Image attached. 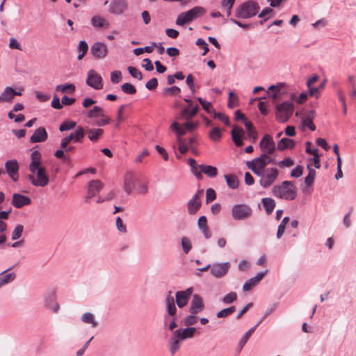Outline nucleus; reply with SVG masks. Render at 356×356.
I'll use <instances>...</instances> for the list:
<instances>
[{
	"label": "nucleus",
	"instance_id": "f257e3e1",
	"mask_svg": "<svg viewBox=\"0 0 356 356\" xmlns=\"http://www.w3.org/2000/svg\"><path fill=\"white\" fill-rule=\"evenodd\" d=\"M196 328L194 327H188L184 329H177L172 333V336L168 341L169 350L172 355H174L180 348V342L186 339H191L194 337Z\"/></svg>",
	"mask_w": 356,
	"mask_h": 356
},
{
	"label": "nucleus",
	"instance_id": "f03ea898",
	"mask_svg": "<svg viewBox=\"0 0 356 356\" xmlns=\"http://www.w3.org/2000/svg\"><path fill=\"white\" fill-rule=\"evenodd\" d=\"M260 9L259 3L253 0L243 2L236 9L235 16L239 19H250L254 17Z\"/></svg>",
	"mask_w": 356,
	"mask_h": 356
},
{
	"label": "nucleus",
	"instance_id": "7ed1b4c3",
	"mask_svg": "<svg viewBox=\"0 0 356 356\" xmlns=\"http://www.w3.org/2000/svg\"><path fill=\"white\" fill-rule=\"evenodd\" d=\"M272 192L275 197L286 200H293L297 195L296 187L291 181H284L281 185L275 186Z\"/></svg>",
	"mask_w": 356,
	"mask_h": 356
},
{
	"label": "nucleus",
	"instance_id": "20e7f679",
	"mask_svg": "<svg viewBox=\"0 0 356 356\" xmlns=\"http://www.w3.org/2000/svg\"><path fill=\"white\" fill-rule=\"evenodd\" d=\"M252 209L246 204H236L231 209L232 217L234 220H245L252 215Z\"/></svg>",
	"mask_w": 356,
	"mask_h": 356
},
{
	"label": "nucleus",
	"instance_id": "39448f33",
	"mask_svg": "<svg viewBox=\"0 0 356 356\" xmlns=\"http://www.w3.org/2000/svg\"><path fill=\"white\" fill-rule=\"evenodd\" d=\"M293 112V104L286 101L276 106V118L282 123L287 122Z\"/></svg>",
	"mask_w": 356,
	"mask_h": 356
},
{
	"label": "nucleus",
	"instance_id": "423d86ee",
	"mask_svg": "<svg viewBox=\"0 0 356 356\" xmlns=\"http://www.w3.org/2000/svg\"><path fill=\"white\" fill-rule=\"evenodd\" d=\"M279 175L278 170L275 168H270L266 170L262 179L259 180V184L264 188L271 186Z\"/></svg>",
	"mask_w": 356,
	"mask_h": 356
},
{
	"label": "nucleus",
	"instance_id": "0eeeda50",
	"mask_svg": "<svg viewBox=\"0 0 356 356\" xmlns=\"http://www.w3.org/2000/svg\"><path fill=\"white\" fill-rule=\"evenodd\" d=\"M86 84L95 90H100L103 88V79L95 70H90L87 74Z\"/></svg>",
	"mask_w": 356,
	"mask_h": 356
},
{
	"label": "nucleus",
	"instance_id": "6e6552de",
	"mask_svg": "<svg viewBox=\"0 0 356 356\" xmlns=\"http://www.w3.org/2000/svg\"><path fill=\"white\" fill-rule=\"evenodd\" d=\"M259 147L263 154H273L276 149L275 144L271 136L266 134L259 143Z\"/></svg>",
	"mask_w": 356,
	"mask_h": 356
},
{
	"label": "nucleus",
	"instance_id": "1a4fd4ad",
	"mask_svg": "<svg viewBox=\"0 0 356 356\" xmlns=\"http://www.w3.org/2000/svg\"><path fill=\"white\" fill-rule=\"evenodd\" d=\"M104 187V184L99 179L90 181L88 184L87 195L85 197L86 202H89L92 197L96 195Z\"/></svg>",
	"mask_w": 356,
	"mask_h": 356
},
{
	"label": "nucleus",
	"instance_id": "9d476101",
	"mask_svg": "<svg viewBox=\"0 0 356 356\" xmlns=\"http://www.w3.org/2000/svg\"><path fill=\"white\" fill-rule=\"evenodd\" d=\"M193 291V287H189L184 291H178L175 293L176 303L179 308L185 307L189 300Z\"/></svg>",
	"mask_w": 356,
	"mask_h": 356
},
{
	"label": "nucleus",
	"instance_id": "9b49d317",
	"mask_svg": "<svg viewBox=\"0 0 356 356\" xmlns=\"http://www.w3.org/2000/svg\"><path fill=\"white\" fill-rule=\"evenodd\" d=\"M128 8L127 0H113L111 2L108 12L115 15H122Z\"/></svg>",
	"mask_w": 356,
	"mask_h": 356
},
{
	"label": "nucleus",
	"instance_id": "f8f14e48",
	"mask_svg": "<svg viewBox=\"0 0 356 356\" xmlns=\"http://www.w3.org/2000/svg\"><path fill=\"white\" fill-rule=\"evenodd\" d=\"M229 267V262L214 264L211 266V274L216 278H221L227 273Z\"/></svg>",
	"mask_w": 356,
	"mask_h": 356
},
{
	"label": "nucleus",
	"instance_id": "ddd939ff",
	"mask_svg": "<svg viewBox=\"0 0 356 356\" xmlns=\"http://www.w3.org/2000/svg\"><path fill=\"white\" fill-rule=\"evenodd\" d=\"M165 305L168 315L164 316V324L166 325L169 316H175L177 314V307L175 306V301L172 296V291H169L166 296Z\"/></svg>",
	"mask_w": 356,
	"mask_h": 356
},
{
	"label": "nucleus",
	"instance_id": "4468645a",
	"mask_svg": "<svg viewBox=\"0 0 356 356\" xmlns=\"http://www.w3.org/2000/svg\"><path fill=\"white\" fill-rule=\"evenodd\" d=\"M204 309V304L202 298L197 294L192 295V300L190 304L189 312L191 314H198Z\"/></svg>",
	"mask_w": 356,
	"mask_h": 356
},
{
	"label": "nucleus",
	"instance_id": "2eb2a0df",
	"mask_svg": "<svg viewBox=\"0 0 356 356\" xmlns=\"http://www.w3.org/2000/svg\"><path fill=\"white\" fill-rule=\"evenodd\" d=\"M31 172L33 174L36 173L37 187H44L49 184V179L44 167L39 166L37 168V169H35L34 171Z\"/></svg>",
	"mask_w": 356,
	"mask_h": 356
},
{
	"label": "nucleus",
	"instance_id": "dca6fc26",
	"mask_svg": "<svg viewBox=\"0 0 356 356\" xmlns=\"http://www.w3.org/2000/svg\"><path fill=\"white\" fill-rule=\"evenodd\" d=\"M31 200L28 196L19 193H14L13 195L11 204L17 209H21L24 206L31 204Z\"/></svg>",
	"mask_w": 356,
	"mask_h": 356
},
{
	"label": "nucleus",
	"instance_id": "f3484780",
	"mask_svg": "<svg viewBox=\"0 0 356 356\" xmlns=\"http://www.w3.org/2000/svg\"><path fill=\"white\" fill-rule=\"evenodd\" d=\"M90 52L97 58H104L107 54V47L103 42H96L91 46Z\"/></svg>",
	"mask_w": 356,
	"mask_h": 356
},
{
	"label": "nucleus",
	"instance_id": "a211bd4d",
	"mask_svg": "<svg viewBox=\"0 0 356 356\" xmlns=\"http://www.w3.org/2000/svg\"><path fill=\"white\" fill-rule=\"evenodd\" d=\"M5 168L9 177L16 181L18 179L19 165L17 160H9L5 163Z\"/></svg>",
	"mask_w": 356,
	"mask_h": 356
},
{
	"label": "nucleus",
	"instance_id": "6ab92c4d",
	"mask_svg": "<svg viewBox=\"0 0 356 356\" xmlns=\"http://www.w3.org/2000/svg\"><path fill=\"white\" fill-rule=\"evenodd\" d=\"M22 92L17 91L10 86H7L0 95V101L11 103L15 96H21Z\"/></svg>",
	"mask_w": 356,
	"mask_h": 356
},
{
	"label": "nucleus",
	"instance_id": "aec40b11",
	"mask_svg": "<svg viewBox=\"0 0 356 356\" xmlns=\"http://www.w3.org/2000/svg\"><path fill=\"white\" fill-rule=\"evenodd\" d=\"M267 272V270L259 272L256 276L247 280L243 285V290L244 291H249L252 290V288H254L259 283V282L263 279Z\"/></svg>",
	"mask_w": 356,
	"mask_h": 356
},
{
	"label": "nucleus",
	"instance_id": "412c9836",
	"mask_svg": "<svg viewBox=\"0 0 356 356\" xmlns=\"http://www.w3.org/2000/svg\"><path fill=\"white\" fill-rule=\"evenodd\" d=\"M48 134L46 129L40 127L35 130L33 134L30 138V142L32 143H42L47 140Z\"/></svg>",
	"mask_w": 356,
	"mask_h": 356
},
{
	"label": "nucleus",
	"instance_id": "4be33fe9",
	"mask_svg": "<svg viewBox=\"0 0 356 356\" xmlns=\"http://www.w3.org/2000/svg\"><path fill=\"white\" fill-rule=\"evenodd\" d=\"M136 178L131 172H128L125 174L124 178V190L127 195L131 193L134 187L135 186Z\"/></svg>",
	"mask_w": 356,
	"mask_h": 356
},
{
	"label": "nucleus",
	"instance_id": "5701e85b",
	"mask_svg": "<svg viewBox=\"0 0 356 356\" xmlns=\"http://www.w3.org/2000/svg\"><path fill=\"white\" fill-rule=\"evenodd\" d=\"M231 135L232 140L236 147L243 145V143L241 137L245 135V131L241 127L234 126L231 131Z\"/></svg>",
	"mask_w": 356,
	"mask_h": 356
},
{
	"label": "nucleus",
	"instance_id": "b1692460",
	"mask_svg": "<svg viewBox=\"0 0 356 356\" xmlns=\"http://www.w3.org/2000/svg\"><path fill=\"white\" fill-rule=\"evenodd\" d=\"M13 266H10L8 269H6L3 272L0 273V286L2 287L4 285L11 283L16 277L15 273H6L8 271L13 269Z\"/></svg>",
	"mask_w": 356,
	"mask_h": 356
},
{
	"label": "nucleus",
	"instance_id": "393cba45",
	"mask_svg": "<svg viewBox=\"0 0 356 356\" xmlns=\"http://www.w3.org/2000/svg\"><path fill=\"white\" fill-rule=\"evenodd\" d=\"M204 13L205 9L201 6H195L189 10L184 12V14L189 22L203 15Z\"/></svg>",
	"mask_w": 356,
	"mask_h": 356
},
{
	"label": "nucleus",
	"instance_id": "a878e982",
	"mask_svg": "<svg viewBox=\"0 0 356 356\" xmlns=\"http://www.w3.org/2000/svg\"><path fill=\"white\" fill-rule=\"evenodd\" d=\"M270 154H262L260 156L254 159L255 163L261 168H265L266 166L269 163H275V160L271 158L269 155Z\"/></svg>",
	"mask_w": 356,
	"mask_h": 356
},
{
	"label": "nucleus",
	"instance_id": "bb28decb",
	"mask_svg": "<svg viewBox=\"0 0 356 356\" xmlns=\"http://www.w3.org/2000/svg\"><path fill=\"white\" fill-rule=\"evenodd\" d=\"M296 146V142L289 138H282L277 143V149L279 151H284L285 149H292Z\"/></svg>",
	"mask_w": 356,
	"mask_h": 356
},
{
	"label": "nucleus",
	"instance_id": "cd10ccee",
	"mask_svg": "<svg viewBox=\"0 0 356 356\" xmlns=\"http://www.w3.org/2000/svg\"><path fill=\"white\" fill-rule=\"evenodd\" d=\"M200 107L198 105H195L193 107L186 106L181 111V116L186 120H189L197 115Z\"/></svg>",
	"mask_w": 356,
	"mask_h": 356
},
{
	"label": "nucleus",
	"instance_id": "c85d7f7f",
	"mask_svg": "<svg viewBox=\"0 0 356 356\" xmlns=\"http://www.w3.org/2000/svg\"><path fill=\"white\" fill-rule=\"evenodd\" d=\"M41 154L38 150H34L31 154V161L29 164V168L31 172H33L35 169L40 165Z\"/></svg>",
	"mask_w": 356,
	"mask_h": 356
},
{
	"label": "nucleus",
	"instance_id": "c756f323",
	"mask_svg": "<svg viewBox=\"0 0 356 356\" xmlns=\"http://www.w3.org/2000/svg\"><path fill=\"white\" fill-rule=\"evenodd\" d=\"M45 305L51 309L54 313L59 311V305L56 302L55 295L54 293L49 294L45 297Z\"/></svg>",
	"mask_w": 356,
	"mask_h": 356
},
{
	"label": "nucleus",
	"instance_id": "7c9ffc66",
	"mask_svg": "<svg viewBox=\"0 0 356 356\" xmlns=\"http://www.w3.org/2000/svg\"><path fill=\"white\" fill-rule=\"evenodd\" d=\"M261 202L263 204L266 214L270 215L275 207V200L270 197H264L262 198Z\"/></svg>",
	"mask_w": 356,
	"mask_h": 356
},
{
	"label": "nucleus",
	"instance_id": "2f4dec72",
	"mask_svg": "<svg viewBox=\"0 0 356 356\" xmlns=\"http://www.w3.org/2000/svg\"><path fill=\"white\" fill-rule=\"evenodd\" d=\"M200 170L203 172L207 176L210 178H213L218 175V170L216 167L209 165L201 164L200 165Z\"/></svg>",
	"mask_w": 356,
	"mask_h": 356
},
{
	"label": "nucleus",
	"instance_id": "473e14b6",
	"mask_svg": "<svg viewBox=\"0 0 356 356\" xmlns=\"http://www.w3.org/2000/svg\"><path fill=\"white\" fill-rule=\"evenodd\" d=\"M91 24L95 28H108V22L103 17L95 15L91 18Z\"/></svg>",
	"mask_w": 356,
	"mask_h": 356
},
{
	"label": "nucleus",
	"instance_id": "72a5a7b5",
	"mask_svg": "<svg viewBox=\"0 0 356 356\" xmlns=\"http://www.w3.org/2000/svg\"><path fill=\"white\" fill-rule=\"evenodd\" d=\"M87 134L88 139L91 142L95 143L103 135L104 130L102 129H88Z\"/></svg>",
	"mask_w": 356,
	"mask_h": 356
},
{
	"label": "nucleus",
	"instance_id": "f704fd0d",
	"mask_svg": "<svg viewBox=\"0 0 356 356\" xmlns=\"http://www.w3.org/2000/svg\"><path fill=\"white\" fill-rule=\"evenodd\" d=\"M224 178L227 186L231 189H236L238 186V179L235 175H225Z\"/></svg>",
	"mask_w": 356,
	"mask_h": 356
},
{
	"label": "nucleus",
	"instance_id": "c9c22d12",
	"mask_svg": "<svg viewBox=\"0 0 356 356\" xmlns=\"http://www.w3.org/2000/svg\"><path fill=\"white\" fill-rule=\"evenodd\" d=\"M254 332V329H250L248 331H247L244 335L242 337V338L240 339L238 346L236 348V353L239 354L243 349L245 344L247 343L248 339H250L252 334Z\"/></svg>",
	"mask_w": 356,
	"mask_h": 356
},
{
	"label": "nucleus",
	"instance_id": "e433bc0d",
	"mask_svg": "<svg viewBox=\"0 0 356 356\" xmlns=\"http://www.w3.org/2000/svg\"><path fill=\"white\" fill-rule=\"evenodd\" d=\"M201 204H202L200 201H196L191 199L187 204L188 213L190 215L195 214L200 209Z\"/></svg>",
	"mask_w": 356,
	"mask_h": 356
},
{
	"label": "nucleus",
	"instance_id": "4c0bfd02",
	"mask_svg": "<svg viewBox=\"0 0 356 356\" xmlns=\"http://www.w3.org/2000/svg\"><path fill=\"white\" fill-rule=\"evenodd\" d=\"M75 86L73 83H65L56 86V90L61 92L73 93L75 91Z\"/></svg>",
	"mask_w": 356,
	"mask_h": 356
},
{
	"label": "nucleus",
	"instance_id": "58836bf2",
	"mask_svg": "<svg viewBox=\"0 0 356 356\" xmlns=\"http://www.w3.org/2000/svg\"><path fill=\"white\" fill-rule=\"evenodd\" d=\"M81 321L85 323L91 324L92 327L97 326L98 323L95 319V316L92 313H84L81 316Z\"/></svg>",
	"mask_w": 356,
	"mask_h": 356
},
{
	"label": "nucleus",
	"instance_id": "ea45409f",
	"mask_svg": "<svg viewBox=\"0 0 356 356\" xmlns=\"http://www.w3.org/2000/svg\"><path fill=\"white\" fill-rule=\"evenodd\" d=\"M77 50L79 52V54L77 56V59L79 60L83 59L86 54L88 50V45L85 40H81L79 42Z\"/></svg>",
	"mask_w": 356,
	"mask_h": 356
},
{
	"label": "nucleus",
	"instance_id": "a19ab883",
	"mask_svg": "<svg viewBox=\"0 0 356 356\" xmlns=\"http://www.w3.org/2000/svg\"><path fill=\"white\" fill-rule=\"evenodd\" d=\"M170 129L176 132L177 141H179V139H184L182 136L186 134V130L185 129L181 128L177 122L175 121L172 123Z\"/></svg>",
	"mask_w": 356,
	"mask_h": 356
},
{
	"label": "nucleus",
	"instance_id": "79ce46f5",
	"mask_svg": "<svg viewBox=\"0 0 356 356\" xmlns=\"http://www.w3.org/2000/svg\"><path fill=\"white\" fill-rule=\"evenodd\" d=\"M87 116L89 118H93L97 116L104 117V115L103 113V109L101 107L95 106H93L92 109L88 112Z\"/></svg>",
	"mask_w": 356,
	"mask_h": 356
},
{
	"label": "nucleus",
	"instance_id": "37998d69",
	"mask_svg": "<svg viewBox=\"0 0 356 356\" xmlns=\"http://www.w3.org/2000/svg\"><path fill=\"white\" fill-rule=\"evenodd\" d=\"M236 311L235 306H231L229 307L225 308L216 313L217 318H226L231 315Z\"/></svg>",
	"mask_w": 356,
	"mask_h": 356
},
{
	"label": "nucleus",
	"instance_id": "c03bdc74",
	"mask_svg": "<svg viewBox=\"0 0 356 356\" xmlns=\"http://www.w3.org/2000/svg\"><path fill=\"white\" fill-rule=\"evenodd\" d=\"M76 122L72 120H65L59 126V131L63 132L68 130H71L76 127Z\"/></svg>",
	"mask_w": 356,
	"mask_h": 356
},
{
	"label": "nucleus",
	"instance_id": "a18cd8bd",
	"mask_svg": "<svg viewBox=\"0 0 356 356\" xmlns=\"http://www.w3.org/2000/svg\"><path fill=\"white\" fill-rule=\"evenodd\" d=\"M122 91L127 95H134L136 92V87L130 83H124L121 86Z\"/></svg>",
	"mask_w": 356,
	"mask_h": 356
},
{
	"label": "nucleus",
	"instance_id": "49530a36",
	"mask_svg": "<svg viewBox=\"0 0 356 356\" xmlns=\"http://www.w3.org/2000/svg\"><path fill=\"white\" fill-rule=\"evenodd\" d=\"M209 137L213 141H218L222 138L220 129L218 127H213L210 131Z\"/></svg>",
	"mask_w": 356,
	"mask_h": 356
},
{
	"label": "nucleus",
	"instance_id": "de8ad7c7",
	"mask_svg": "<svg viewBox=\"0 0 356 356\" xmlns=\"http://www.w3.org/2000/svg\"><path fill=\"white\" fill-rule=\"evenodd\" d=\"M237 300L236 292H229L222 298V302L225 305H229Z\"/></svg>",
	"mask_w": 356,
	"mask_h": 356
},
{
	"label": "nucleus",
	"instance_id": "09e8293b",
	"mask_svg": "<svg viewBox=\"0 0 356 356\" xmlns=\"http://www.w3.org/2000/svg\"><path fill=\"white\" fill-rule=\"evenodd\" d=\"M181 245L183 252L188 254L192 249L191 241L187 237H182L181 240Z\"/></svg>",
	"mask_w": 356,
	"mask_h": 356
},
{
	"label": "nucleus",
	"instance_id": "8fccbe9b",
	"mask_svg": "<svg viewBox=\"0 0 356 356\" xmlns=\"http://www.w3.org/2000/svg\"><path fill=\"white\" fill-rule=\"evenodd\" d=\"M307 168L308 174L305 178V183L307 186H312V158L307 159Z\"/></svg>",
	"mask_w": 356,
	"mask_h": 356
},
{
	"label": "nucleus",
	"instance_id": "3c124183",
	"mask_svg": "<svg viewBox=\"0 0 356 356\" xmlns=\"http://www.w3.org/2000/svg\"><path fill=\"white\" fill-rule=\"evenodd\" d=\"M127 70L132 77L137 79L139 81L143 79V74L136 67L133 66H129L127 67Z\"/></svg>",
	"mask_w": 356,
	"mask_h": 356
},
{
	"label": "nucleus",
	"instance_id": "603ef678",
	"mask_svg": "<svg viewBox=\"0 0 356 356\" xmlns=\"http://www.w3.org/2000/svg\"><path fill=\"white\" fill-rule=\"evenodd\" d=\"M24 226L22 225H17L12 232L11 238L13 241L19 239L23 233Z\"/></svg>",
	"mask_w": 356,
	"mask_h": 356
},
{
	"label": "nucleus",
	"instance_id": "864d4df0",
	"mask_svg": "<svg viewBox=\"0 0 356 356\" xmlns=\"http://www.w3.org/2000/svg\"><path fill=\"white\" fill-rule=\"evenodd\" d=\"M197 314H191L190 315L185 317L184 319V324L186 326L191 327V325H195L197 321V317L196 316Z\"/></svg>",
	"mask_w": 356,
	"mask_h": 356
},
{
	"label": "nucleus",
	"instance_id": "5fc2aeb1",
	"mask_svg": "<svg viewBox=\"0 0 356 356\" xmlns=\"http://www.w3.org/2000/svg\"><path fill=\"white\" fill-rule=\"evenodd\" d=\"M213 117L215 119H218L220 121L223 122L227 126H230L229 118L228 116L225 115L224 113L215 111L213 113Z\"/></svg>",
	"mask_w": 356,
	"mask_h": 356
},
{
	"label": "nucleus",
	"instance_id": "6e6d98bb",
	"mask_svg": "<svg viewBox=\"0 0 356 356\" xmlns=\"http://www.w3.org/2000/svg\"><path fill=\"white\" fill-rule=\"evenodd\" d=\"M326 79H324L318 87L313 86V97L318 99L321 97V91L325 88Z\"/></svg>",
	"mask_w": 356,
	"mask_h": 356
},
{
	"label": "nucleus",
	"instance_id": "4d7b16f0",
	"mask_svg": "<svg viewBox=\"0 0 356 356\" xmlns=\"http://www.w3.org/2000/svg\"><path fill=\"white\" fill-rule=\"evenodd\" d=\"M74 141L75 142H81L83 138L84 137L86 133L82 127H78L76 129L75 132L73 133Z\"/></svg>",
	"mask_w": 356,
	"mask_h": 356
},
{
	"label": "nucleus",
	"instance_id": "13d9d810",
	"mask_svg": "<svg viewBox=\"0 0 356 356\" xmlns=\"http://www.w3.org/2000/svg\"><path fill=\"white\" fill-rule=\"evenodd\" d=\"M177 142L179 144V147H178L179 152L182 154H186L190 148V147L188 146L186 140L185 139H179V141H177Z\"/></svg>",
	"mask_w": 356,
	"mask_h": 356
},
{
	"label": "nucleus",
	"instance_id": "bf43d9fd",
	"mask_svg": "<svg viewBox=\"0 0 356 356\" xmlns=\"http://www.w3.org/2000/svg\"><path fill=\"white\" fill-rule=\"evenodd\" d=\"M122 79V73L119 70L113 71L111 73V81L113 83L117 84Z\"/></svg>",
	"mask_w": 356,
	"mask_h": 356
},
{
	"label": "nucleus",
	"instance_id": "052dcab7",
	"mask_svg": "<svg viewBox=\"0 0 356 356\" xmlns=\"http://www.w3.org/2000/svg\"><path fill=\"white\" fill-rule=\"evenodd\" d=\"M216 198V191L213 188H208L206 191V202L209 203L213 200H215Z\"/></svg>",
	"mask_w": 356,
	"mask_h": 356
},
{
	"label": "nucleus",
	"instance_id": "680f3d73",
	"mask_svg": "<svg viewBox=\"0 0 356 356\" xmlns=\"http://www.w3.org/2000/svg\"><path fill=\"white\" fill-rule=\"evenodd\" d=\"M181 92V89L178 86H172L166 88L163 90V93L165 95H179Z\"/></svg>",
	"mask_w": 356,
	"mask_h": 356
},
{
	"label": "nucleus",
	"instance_id": "e2e57ef3",
	"mask_svg": "<svg viewBox=\"0 0 356 356\" xmlns=\"http://www.w3.org/2000/svg\"><path fill=\"white\" fill-rule=\"evenodd\" d=\"M199 126V123L197 122H191L187 121L183 124V127L185 130L188 131H193L196 129Z\"/></svg>",
	"mask_w": 356,
	"mask_h": 356
},
{
	"label": "nucleus",
	"instance_id": "0e129e2a",
	"mask_svg": "<svg viewBox=\"0 0 356 356\" xmlns=\"http://www.w3.org/2000/svg\"><path fill=\"white\" fill-rule=\"evenodd\" d=\"M303 172V167L302 165H297L294 169H293L291 172V176L293 177H300Z\"/></svg>",
	"mask_w": 356,
	"mask_h": 356
},
{
	"label": "nucleus",
	"instance_id": "69168bd1",
	"mask_svg": "<svg viewBox=\"0 0 356 356\" xmlns=\"http://www.w3.org/2000/svg\"><path fill=\"white\" fill-rule=\"evenodd\" d=\"M158 86V80L156 78H152L149 81H147L145 84V87L147 89L149 90H154Z\"/></svg>",
	"mask_w": 356,
	"mask_h": 356
},
{
	"label": "nucleus",
	"instance_id": "338daca9",
	"mask_svg": "<svg viewBox=\"0 0 356 356\" xmlns=\"http://www.w3.org/2000/svg\"><path fill=\"white\" fill-rule=\"evenodd\" d=\"M188 22H189V21L188 20L184 13H180L176 19V24L179 26H183Z\"/></svg>",
	"mask_w": 356,
	"mask_h": 356
},
{
	"label": "nucleus",
	"instance_id": "774afa93",
	"mask_svg": "<svg viewBox=\"0 0 356 356\" xmlns=\"http://www.w3.org/2000/svg\"><path fill=\"white\" fill-rule=\"evenodd\" d=\"M51 106L52 108L57 110H60L63 108L62 102L60 103V99L56 95H54L53 100L51 101Z\"/></svg>",
	"mask_w": 356,
	"mask_h": 356
}]
</instances>
